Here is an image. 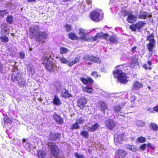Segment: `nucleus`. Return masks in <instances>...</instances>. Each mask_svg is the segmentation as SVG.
I'll list each match as a JSON object with an SVG mask.
<instances>
[{
  "label": "nucleus",
  "mask_w": 158,
  "mask_h": 158,
  "mask_svg": "<svg viewBox=\"0 0 158 158\" xmlns=\"http://www.w3.org/2000/svg\"><path fill=\"white\" fill-rule=\"evenodd\" d=\"M123 68L122 65L118 66L116 69L113 72L114 76L117 78L118 80L121 83H127V80L126 74L122 72L121 70Z\"/></svg>",
  "instance_id": "f257e3e1"
},
{
  "label": "nucleus",
  "mask_w": 158,
  "mask_h": 158,
  "mask_svg": "<svg viewBox=\"0 0 158 158\" xmlns=\"http://www.w3.org/2000/svg\"><path fill=\"white\" fill-rule=\"evenodd\" d=\"M90 17L93 21L98 22L102 19L103 14L101 10L96 9L91 13Z\"/></svg>",
  "instance_id": "f03ea898"
},
{
  "label": "nucleus",
  "mask_w": 158,
  "mask_h": 158,
  "mask_svg": "<svg viewBox=\"0 0 158 158\" xmlns=\"http://www.w3.org/2000/svg\"><path fill=\"white\" fill-rule=\"evenodd\" d=\"M80 60V57L79 56L77 57L74 60L71 62H70L71 60L69 58L66 59L64 57H62L60 59V62L62 63L66 64L69 63L68 64L69 66H71L73 64L77 63Z\"/></svg>",
  "instance_id": "7ed1b4c3"
},
{
  "label": "nucleus",
  "mask_w": 158,
  "mask_h": 158,
  "mask_svg": "<svg viewBox=\"0 0 158 158\" xmlns=\"http://www.w3.org/2000/svg\"><path fill=\"white\" fill-rule=\"evenodd\" d=\"M48 145L52 155L54 157H57L58 153V149L55 143L48 142Z\"/></svg>",
  "instance_id": "20e7f679"
},
{
  "label": "nucleus",
  "mask_w": 158,
  "mask_h": 158,
  "mask_svg": "<svg viewBox=\"0 0 158 158\" xmlns=\"http://www.w3.org/2000/svg\"><path fill=\"white\" fill-rule=\"evenodd\" d=\"M154 35L152 33L151 35L148 36L147 38V40L149 41V43L147 45L148 48L150 51L152 50L155 44V40L154 38Z\"/></svg>",
  "instance_id": "39448f33"
},
{
  "label": "nucleus",
  "mask_w": 158,
  "mask_h": 158,
  "mask_svg": "<svg viewBox=\"0 0 158 158\" xmlns=\"http://www.w3.org/2000/svg\"><path fill=\"white\" fill-rule=\"evenodd\" d=\"M48 37V34L44 32H39L36 35L37 40L42 43H44Z\"/></svg>",
  "instance_id": "423d86ee"
},
{
  "label": "nucleus",
  "mask_w": 158,
  "mask_h": 158,
  "mask_svg": "<svg viewBox=\"0 0 158 158\" xmlns=\"http://www.w3.org/2000/svg\"><path fill=\"white\" fill-rule=\"evenodd\" d=\"M124 14V16L127 15L128 16L127 20L129 23H132L137 20V17L133 15L132 14L129 13L127 12H125Z\"/></svg>",
  "instance_id": "0eeeda50"
},
{
  "label": "nucleus",
  "mask_w": 158,
  "mask_h": 158,
  "mask_svg": "<svg viewBox=\"0 0 158 158\" xmlns=\"http://www.w3.org/2000/svg\"><path fill=\"white\" fill-rule=\"evenodd\" d=\"M83 59L86 61L90 60L97 63H100L101 62V61L98 58L89 55L84 56Z\"/></svg>",
  "instance_id": "6e6552de"
},
{
  "label": "nucleus",
  "mask_w": 158,
  "mask_h": 158,
  "mask_svg": "<svg viewBox=\"0 0 158 158\" xmlns=\"http://www.w3.org/2000/svg\"><path fill=\"white\" fill-rule=\"evenodd\" d=\"M105 124L107 127L110 130L112 129L116 125V123L113 120L108 119L105 121Z\"/></svg>",
  "instance_id": "1a4fd4ad"
},
{
  "label": "nucleus",
  "mask_w": 158,
  "mask_h": 158,
  "mask_svg": "<svg viewBox=\"0 0 158 158\" xmlns=\"http://www.w3.org/2000/svg\"><path fill=\"white\" fill-rule=\"evenodd\" d=\"M46 69L49 71L52 72L56 69V67L54 61H51L45 66Z\"/></svg>",
  "instance_id": "9d476101"
},
{
  "label": "nucleus",
  "mask_w": 158,
  "mask_h": 158,
  "mask_svg": "<svg viewBox=\"0 0 158 158\" xmlns=\"http://www.w3.org/2000/svg\"><path fill=\"white\" fill-rule=\"evenodd\" d=\"M49 55L47 54L44 56L42 58V63L43 64L46 66L47 64L52 61V59L50 58Z\"/></svg>",
  "instance_id": "9b49d317"
},
{
  "label": "nucleus",
  "mask_w": 158,
  "mask_h": 158,
  "mask_svg": "<svg viewBox=\"0 0 158 158\" xmlns=\"http://www.w3.org/2000/svg\"><path fill=\"white\" fill-rule=\"evenodd\" d=\"M87 101L84 98H80L77 103L78 106L81 108L83 109L85 107V104L87 103Z\"/></svg>",
  "instance_id": "f8f14e48"
},
{
  "label": "nucleus",
  "mask_w": 158,
  "mask_h": 158,
  "mask_svg": "<svg viewBox=\"0 0 158 158\" xmlns=\"http://www.w3.org/2000/svg\"><path fill=\"white\" fill-rule=\"evenodd\" d=\"M143 86L142 83L139 82L138 81H136L134 82L132 89L134 90H138L140 88H142Z\"/></svg>",
  "instance_id": "ddd939ff"
},
{
  "label": "nucleus",
  "mask_w": 158,
  "mask_h": 158,
  "mask_svg": "<svg viewBox=\"0 0 158 158\" xmlns=\"http://www.w3.org/2000/svg\"><path fill=\"white\" fill-rule=\"evenodd\" d=\"M79 34L80 35V38L81 39L85 41H89V39L88 37H87L85 35V31L84 29H80L79 30Z\"/></svg>",
  "instance_id": "4468645a"
},
{
  "label": "nucleus",
  "mask_w": 158,
  "mask_h": 158,
  "mask_svg": "<svg viewBox=\"0 0 158 158\" xmlns=\"http://www.w3.org/2000/svg\"><path fill=\"white\" fill-rule=\"evenodd\" d=\"M131 67L135 68H137L139 67L138 59L136 57H134L132 58V62L131 64Z\"/></svg>",
  "instance_id": "2eb2a0df"
},
{
  "label": "nucleus",
  "mask_w": 158,
  "mask_h": 158,
  "mask_svg": "<svg viewBox=\"0 0 158 158\" xmlns=\"http://www.w3.org/2000/svg\"><path fill=\"white\" fill-rule=\"evenodd\" d=\"M39 27L37 25L33 26L31 27L30 28V31L32 34H35V36L37 35V33L39 32Z\"/></svg>",
  "instance_id": "dca6fc26"
},
{
  "label": "nucleus",
  "mask_w": 158,
  "mask_h": 158,
  "mask_svg": "<svg viewBox=\"0 0 158 158\" xmlns=\"http://www.w3.org/2000/svg\"><path fill=\"white\" fill-rule=\"evenodd\" d=\"M21 76L22 74L20 73H13L11 79L13 81H17L19 82V81Z\"/></svg>",
  "instance_id": "f3484780"
},
{
  "label": "nucleus",
  "mask_w": 158,
  "mask_h": 158,
  "mask_svg": "<svg viewBox=\"0 0 158 158\" xmlns=\"http://www.w3.org/2000/svg\"><path fill=\"white\" fill-rule=\"evenodd\" d=\"M151 15L145 12H141L138 15V18L141 19H146L148 17H150Z\"/></svg>",
  "instance_id": "a211bd4d"
},
{
  "label": "nucleus",
  "mask_w": 158,
  "mask_h": 158,
  "mask_svg": "<svg viewBox=\"0 0 158 158\" xmlns=\"http://www.w3.org/2000/svg\"><path fill=\"white\" fill-rule=\"evenodd\" d=\"M108 35L106 34H104L102 32H100L97 33L96 35L93 38V40L95 41L97 40L98 38H102L103 39H105L107 37Z\"/></svg>",
  "instance_id": "6ab92c4d"
},
{
  "label": "nucleus",
  "mask_w": 158,
  "mask_h": 158,
  "mask_svg": "<svg viewBox=\"0 0 158 158\" xmlns=\"http://www.w3.org/2000/svg\"><path fill=\"white\" fill-rule=\"evenodd\" d=\"M98 104L99 108L101 111H104L107 108V105L103 101H100Z\"/></svg>",
  "instance_id": "aec40b11"
},
{
  "label": "nucleus",
  "mask_w": 158,
  "mask_h": 158,
  "mask_svg": "<svg viewBox=\"0 0 158 158\" xmlns=\"http://www.w3.org/2000/svg\"><path fill=\"white\" fill-rule=\"evenodd\" d=\"M127 154V153L123 150H118L116 152V156L119 158H123Z\"/></svg>",
  "instance_id": "412c9836"
},
{
  "label": "nucleus",
  "mask_w": 158,
  "mask_h": 158,
  "mask_svg": "<svg viewBox=\"0 0 158 158\" xmlns=\"http://www.w3.org/2000/svg\"><path fill=\"white\" fill-rule=\"evenodd\" d=\"M123 136L122 135H114V142L118 143H121L123 140Z\"/></svg>",
  "instance_id": "4be33fe9"
},
{
  "label": "nucleus",
  "mask_w": 158,
  "mask_h": 158,
  "mask_svg": "<svg viewBox=\"0 0 158 158\" xmlns=\"http://www.w3.org/2000/svg\"><path fill=\"white\" fill-rule=\"evenodd\" d=\"M53 104L56 106H59L61 104V102L58 97L56 95H55L53 99Z\"/></svg>",
  "instance_id": "5701e85b"
},
{
  "label": "nucleus",
  "mask_w": 158,
  "mask_h": 158,
  "mask_svg": "<svg viewBox=\"0 0 158 158\" xmlns=\"http://www.w3.org/2000/svg\"><path fill=\"white\" fill-rule=\"evenodd\" d=\"M60 135L58 133H54L53 132H51L50 133L49 138L53 140H55L58 139Z\"/></svg>",
  "instance_id": "b1692460"
},
{
  "label": "nucleus",
  "mask_w": 158,
  "mask_h": 158,
  "mask_svg": "<svg viewBox=\"0 0 158 158\" xmlns=\"http://www.w3.org/2000/svg\"><path fill=\"white\" fill-rule=\"evenodd\" d=\"M54 117L58 124H60L63 123V120L62 118H61L57 114H55L54 115Z\"/></svg>",
  "instance_id": "393cba45"
},
{
  "label": "nucleus",
  "mask_w": 158,
  "mask_h": 158,
  "mask_svg": "<svg viewBox=\"0 0 158 158\" xmlns=\"http://www.w3.org/2000/svg\"><path fill=\"white\" fill-rule=\"evenodd\" d=\"M98 127V125L97 123H95L93 125L92 127H87V130L89 131L94 132L96 130Z\"/></svg>",
  "instance_id": "a878e982"
},
{
  "label": "nucleus",
  "mask_w": 158,
  "mask_h": 158,
  "mask_svg": "<svg viewBox=\"0 0 158 158\" xmlns=\"http://www.w3.org/2000/svg\"><path fill=\"white\" fill-rule=\"evenodd\" d=\"M37 156L39 158H45L46 153L41 150H39L37 152Z\"/></svg>",
  "instance_id": "bb28decb"
},
{
  "label": "nucleus",
  "mask_w": 158,
  "mask_h": 158,
  "mask_svg": "<svg viewBox=\"0 0 158 158\" xmlns=\"http://www.w3.org/2000/svg\"><path fill=\"white\" fill-rule=\"evenodd\" d=\"M125 147L127 149L134 152H135L137 150V148L134 145L127 144L125 146Z\"/></svg>",
  "instance_id": "cd10ccee"
},
{
  "label": "nucleus",
  "mask_w": 158,
  "mask_h": 158,
  "mask_svg": "<svg viewBox=\"0 0 158 158\" xmlns=\"http://www.w3.org/2000/svg\"><path fill=\"white\" fill-rule=\"evenodd\" d=\"M86 120H87L86 118L85 117H82L77 118L76 121L79 124H81L84 123Z\"/></svg>",
  "instance_id": "c85d7f7f"
},
{
  "label": "nucleus",
  "mask_w": 158,
  "mask_h": 158,
  "mask_svg": "<svg viewBox=\"0 0 158 158\" xmlns=\"http://www.w3.org/2000/svg\"><path fill=\"white\" fill-rule=\"evenodd\" d=\"M1 28L2 29V30L1 31V33L2 34H6V33H5L6 32L7 30V25L5 24L2 23L1 24Z\"/></svg>",
  "instance_id": "c756f323"
},
{
  "label": "nucleus",
  "mask_w": 158,
  "mask_h": 158,
  "mask_svg": "<svg viewBox=\"0 0 158 158\" xmlns=\"http://www.w3.org/2000/svg\"><path fill=\"white\" fill-rule=\"evenodd\" d=\"M61 95L64 98H68L72 97L71 94H69L68 92L65 89L62 90Z\"/></svg>",
  "instance_id": "7c9ffc66"
},
{
  "label": "nucleus",
  "mask_w": 158,
  "mask_h": 158,
  "mask_svg": "<svg viewBox=\"0 0 158 158\" xmlns=\"http://www.w3.org/2000/svg\"><path fill=\"white\" fill-rule=\"evenodd\" d=\"M69 51L68 49L63 47H61L60 49V53L61 54H66Z\"/></svg>",
  "instance_id": "2f4dec72"
},
{
  "label": "nucleus",
  "mask_w": 158,
  "mask_h": 158,
  "mask_svg": "<svg viewBox=\"0 0 158 158\" xmlns=\"http://www.w3.org/2000/svg\"><path fill=\"white\" fill-rule=\"evenodd\" d=\"M146 23L143 21H140L137 23L136 24V25L137 29H139L144 27V25Z\"/></svg>",
  "instance_id": "473e14b6"
},
{
  "label": "nucleus",
  "mask_w": 158,
  "mask_h": 158,
  "mask_svg": "<svg viewBox=\"0 0 158 158\" xmlns=\"http://www.w3.org/2000/svg\"><path fill=\"white\" fill-rule=\"evenodd\" d=\"M8 14V13L6 10L0 11V19H2L5 15H6Z\"/></svg>",
  "instance_id": "72a5a7b5"
},
{
  "label": "nucleus",
  "mask_w": 158,
  "mask_h": 158,
  "mask_svg": "<svg viewBox=\"0 0 158 158\" xmlns=\"http://www.w3.org/2000/svg\"><path fill=\"white\" fill-rule=\"evenodd\" d=\"M18 83L21 86H25L27 85V83L25 81V80L24 78L20 79Z\"/></svg>",
  "instance_id": "f704fd0d"
},
{
  "label": "nucleus",
  "mask_w": 158,
  "mask_h": 158,
  "mask_svg": "<svg viewBox=\"0 0 158 158\" xmlns=\"http://www.w3.org/2000/svg\"><path fill=\"white\" fill-rule=\"evenodd\" d=\"M69 37L70 39L73 40H75L77 39V36L74 33H70L69 35Z\"/></svg>",
  "instance_id": "c9c22d12"
},
{
  "label": "nucleus",
  "mask_w": 158,
  "mask_h": 158,
  "mask_svg": "<svg viewBox=\"0 0 158 158\" xmlns=\"http://www.w3.org/2000/svg\"><path fill=\"white\" fill-rule=\"evenodd\" d=\"M80 134L81 135L86 138H88L89 137V133L86 131H81Z\"/></svg>",
  "instance_id": "e433bc0d"
},
{
  "label": "nucleus",
  "mask_w": 158,
  "mask_h": 158,
  "mask_svg": "<svg viewBox=\"0 0 158 158\" xmlns=\"http://www.w3.org/2000/svg\"><path fill=\"white\" fill-rule=\"evenodd\" d=\"M79 125L76 121L75 123L72 125L71 127V129L72 130H73L74 129H79L80 128Z\"/></svg>",
  "instance_id": "4c0bfd02"
},
{
  "label": "nucleus",
  "mask_w": 158,
  "mask_h": 158,
  "mask_svg": "<svg viewBox=\"0 0 158 158\" xmlns=\"http://www.w3.org/2000/svg\"><path fill=\"white\" fill-rule=\"evenodd\" d=\"M83 90L88 93H91L93 91V89L92 88H89L87 87H85L83 88Z\"/></svg>",
  "instance_id": "58836bf2"
},
{
  "label": "nucleus",
  "mask_w": 158,
  "mask_h": 158,
  "mask_svg": "<svg viewBox=\"0 0 158 158\" xmlns=\"http://www.w3.org/2000/svg\"><path fill=\"white\" fill-rule=\"evenodd\" d=\"M24 145L25 146V147L28 151H30L31 148H32V146L29 143H24Z\"/></svg>",
  "instance_id": "ea45409f"
},
{
  "label": "nucleus",
  "mask_w": 158,
  "mask_h": 158,
  "mask_svg": "<svg viewBox=\"0 0 158 158\" xmlns=\"http://www.w3.org/2000/svg\"><path fill=\"white\" fill-rule=\"evenodd\" d=\"M1 40L2 42H6L8 41V38L6 36H2L0 37Z\"/></svg>",
  "instance_id": "a19ab883"
},
{
  "label": "nucleus",
  "mask_w": 158,
  "mask_h": 158,
  "mask_svg": "<svg viewBox=\"0 0 158 158\" xmlns=\"http://www.w3.org/2000/svg\"><path fill=\"white\" fill-rule=\"evenodd\" d=\"M7 22L10 24L12 23L13 22V17L11 15H8L6 18Z\"/></svg>",
  "instance_id": "79ce46f5"
},
{
  "label": "nucleus",
  "mask_w": 158,
  "mask_h": 158,
  "mask_svg": "<svg viewBox=\"0 0 158 158\" xmlns=\"http://www.w3.org/2000/svg\"><path fill=\"white\" fill-rule=\"evenodd\" d=\"M6 5L7 6L9 7L10 9H14L15 8L14 3L10 2L7 3Z\"/></svg>",
  "instance_id": "37998d69"
},
{
  "label": "nucleus",
  "mask_w": 158,
  "mask_h": 158,
  "mask_svg": "<svg viewBox=\"0 0 158 158\" xmlns=\"http://www.w3.org/2000/svg\"><path fill=\"white\" fill-rule=\"evenodd\" d=\"M121 107L119 106H115L113 107V109L114 111L116 113H118L119 112L121 109Z\"/></svg>",
  "instance_id": "c03bdc74"
},
{
  "label": "nucleus",
  "mask_w": 158,
  "mask_h": 158,
  "mask_svg": "<svg viewBox=\"0 0 158 158\" xmlns=\"http://www.w3.org/2000/svg\"><path fill=\"white\" fill-rule=\"evenodd\" d=\"M110 41L112 43H115L116 41V39L114 35H111L109 38Z\"/></svg>",
  "instance_id": "a18cd8bd"
},
{
  "label": "nucleus",
  "mask_w": 158,
  "mask_h": 158,
  "mask_svg": "<svg viewBox=\"0 0 158 158\" xmlns=\"http://www.w3.org/2000/svg\"><path fill=\"white\" fill-rule=\"evenodd\" d=\"M151 126L153 130L156 131L158 129V127L156 124L154 123H152L151 124Z\"/></svg>",
  "instance_id": "49530a36"
},
{
  "label": "nucleus",
  "mask_w": 158,
  "mask_h": 158,
  "mask_svg": "<svg viewBox=\"0 0 158 158\" xmlns=\"http://www.w3.org/2000/svg\"><path fill=\"white\" fill-rule=\"evenodd\" d=\"M137 125L140 127H143L144 126L145 123L144 122L141 121H138L136 123Z\"/></svg>",
  "instance_id": "de8ad7c7"
},
{
  "label": "nucleus",
  "mask_w": 158,
  "mask_h": 158,
  "mask_svg": "<svg viewBox=\"0 0 158 158\" xmlns=\"http://www.w3.org/2000/svg\"><path fill=\"white\" fill-rule=\"evenodd\" d=\"M74 155L77 158H84V156L82 154H79L77 152L75 153Z\"/></svg>",
  "instance_id": "09e8293b"
},
{
  "label": "nucleus",
  "mask_w": 158,
  "mask_h": 158,
  "mask_svg": "<svg viewBox=\"0 0 158 158\" xmlns=\"http://www.w3.org/2000/svg\"><path fill=\"white\" fill-rule=\"evenodd\" d=\"M148 63L149 65L148 67H147V65L146 64H144L143 65V67L146 69H149L150 70L151 69V68L150 67V66H151L152 64L151 63L150 61H148Z\"/></svg>",
  "instance_id": "8fccbe9b"
},
{
  "label": "nucleus",
  "mask_w": 158,
  "mask_h": 158,
  "mask_svg": "<svg viewBox=\"0 0 158 158\" xmlns=\"http://www.w3.org/2000/svg\"><path fill=\"white\" fill-rule=\"evenodd\" d=\"M138 140L140 143H143L146 141V138L143 137H141L138 138Z\"/></svg>",
  "instance_id": "3c124183"
},
{
  "label": "nucleus",
  "mask_w": 158,
  "mask_h": 158,
  "mask_svg": "<svg viewBox=\"0 0 158 158\" xmlns=\"http://www.w3.org/2000/svg\"><path fill=\"white\" fill-rule=\"evenodd\" d=\"M91 75L95 78H96L98 77L99 76V75H98V73L96 71L93 72L91 73Z\"/></svg>",
  "instance_id": "603ef678"
},
{
  "label": "nucleus",
  "mask_w": 158,
  "mask_h": 158,
  "mask_svg": "<svg viewBox=\"0 0 158 158\" xmlns=\"http://www.w3.org/2000/svg\"><path fill=\"white\" fill-rule=\"evenodd\" d=\"M130 28L132 31H135L137 29L135 25H133L130 26Z\"/></svg>",
  "instance_id": "864d4df0"
},
{
  "label": "nucleus",
  "mask_w": 158,
  "mask_h": 158,
  "mask_svg": "<svg viewBox=\"0 0 158 158\" xmlns=\"http://www.w3.org/2000/svg\"><path fill=\"white\" fill-rule=\"evenodd\" d=\"M4 123H10V120L9 118L8 117H5L4 118Z\"/></svg>",
  "instance_id": "5fc2aeb1"
},
{
  "label": "nucleus",
  "mask_w": 158,
  "mask_h": 158,
  "mask_svg": "<svg viewBox=\"0 0 158 158\" xmlns=\"http://www.w3.org/2000/svg\"><path fill=\"white\" fill-rule=\"evenodd\" d=\"M81 81L84 84H86L87 83V79H85L84 78H81Z\"/></svg>",
  "instance_id": "6e6d98bb"
},
{
  "label": "nucleus",
  "mask_w": 158,
  "mask_h": 158,
  "mask_svg": "<svg viewBox=\"0 0 158 158\" xmlns=\"http://www.w3.org/2000/svg\"><path fill=\"white\" fill-rule=\"evenodd\" d=\"M66 30L67 31H70L71 29V26L69 25L66 24L65 26Z\"/></svg>",
  "instance_id": "4d7b16f0"
},
{
  "label": "nucleus",
  "mask_w": 158,
  "mask_h": 158,
  "mask_svg": "<svg viewBox=\"0 0 158 158\" xmlns=\"http://www.w3.org/2000/svg\"><path fill=\"white\" fill-rule=\"evenodd\" d=\"M146 144H144L140 146L139 148L140 149L143 150H144L146 148Z\"/></svg>",
  "instance_id": "13d9d810"
},
{
  "label": "nucleus",
  "mask_w": 158,
  "mask_h": 158,
  "mask_svg": "<svg viewBox=\"0 0 158 158\" xmlns=\"http://www.w3.org/2000/svg\"><path fill=\"white\" fill-rule=\"evenodd\" d=\"M153 111L154 112H158V106H156L153 108Z\"/></svg>",
  "instance_id": "bf43d9fd"
},
{
  "label": "nucleus",
  "mask_w": 158,
  "mask_h": 158,
  "mask_svg": "<svg viewBox=\"0 0 158 158\" xmlns=\"http://www.w3.org/2000/svg\"><path fill=\"white\" fill-rule=\"evenodd\" d=\"M87 82L89 83L90 84H92L93 82V80L91 78H89L87 79Z\"/></svg>",
  "instance_id": "052dcab7"
},
{
  "label": "nucleus",
  "mask_w": 158,
  "mask_h": 158,
  "mask_svg": "<svg viewBox=\"0 0 158 158\" xmlns=\"http://www.w3.org/2000/svg\"><path fill=\"white\" fill-rule=\"evenodd\" d=\"M20 56L21 58H23L25 56V54L24 53L22 52H20Z\"/></svg>",
  "instance_id": "680f3d73"
},
{
  "label": "nucleus",
  "mask_w": 158,
  "mask_h": 158,
  "mask_svg": "<svg viewBox=\"0 0 158 158\" xmlns=\"http://www.w3.org/2000/svg\"><path fill=\"white\" fill-rule=\"evenodd\" d=\"M147 110L151 113H154L153 111V108H149L147 109Z\"/></svg>",
  "instance_id": "e2e57ef3"
},
{
  "label": "nucleus",
  "mask_w": 158,
  "mask_h": 158,
  "mask_svg": "<svg viewBox=\"0 0 158 158\" xmlns=\"http://www.w3.org/2000/svg\"><path fill=\"white\" fill-rule=\"evenodd\" d=\"M2 64L0 63V72L1 73H4V71L2 70Z\"/></svg>",
  "instance_id": "0e129e2a"
},
{
  "label": "nucleus",
  "mask_w": 158,
  "mask_h": 158,
  "mask_svg": "<svg viewBox=\"0 0 158 158\" xmlns=\"http://www.w3.org/2000/svg\"><path fill=\"white\" fill-rule=\"evenodd\" d=\"M85 1L87 2L88 4H91L92 2L90 0H85Z\"/></svg>",
  "instance_id": "69168bd1"
},
{
  "label": "nucleus",
  "mask_w": 158,
  "mask_h": 158,
  "mask_svg": "<svg viewBox=\"0 0 158 158\" xmlns=\"http://www.w3.org/2000/svg\"><path fill=\"white\" fill-rule=\"evenodd\" d=\"M136 47L135 46L131 48V51L132 52H134L135 51L136 49Z\"/></svg>",
  "instance_id": "338daca9"
},
{
  "label": "nucleus",
  "mask_w": 158,
  "mask_h": 158,
  "mask_svg": "<svg viewBox=\"0 0 158 158\" xmlns=\"http://www.w3.org/2000/svg\"><path fill=\"white\" fill-rule=\"evenodd\" d=\"M28 70L30 72L32 73V69H31V67L30 66H29L28 67Z\"/></svg>",
  "instance_id": "774afa93"
}]
</instances>
